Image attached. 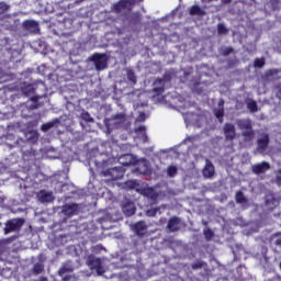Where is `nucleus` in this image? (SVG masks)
I'll use <instances>...</instances> for the list:
<instances>
[{
    "label": "nucleus",
    "mask_w": 281,
    "mask_h": 281,
    "mask_svg": "<svg viewBox=\"0 0 281 281\" xmlns=\"http://www.w3.org/2000/svg\"><path fill=\"white\" fill-rule=\"evenodd\" d=\"M202 175L204 179H212V177H214L215 169L214 165L212 164V161H210V159L205 160V166L202 170Z\"/></svg>",
    "instance_id": "9b49d317"
},
{
    "label": "nucleus",
    "mask_w": 281,
    "mask_h": 281,
    "mask_svg": "<svg viewBox=\"0 0 281 281\" xmlns=\"http://www.w3.org/2000/svg\"><path fill=\"white\" fill-rule=\"evenodd\" d=\"M222 3L224 4L232 3V0H222Z\"/></svg>",
    "instance_id": "8fccbe9b"
},
{
    "label": "nucleus",
    "mask_w": 281,
    "mask_h": 281,
    "mask_svg": "<svg viewBox=\"0 0 281 281\" xmlns=\"http://www.w3.org/2000/svg\"><path fill=\"white\" fill-rule=\"evenodd\" d=\"M56 124H58V119H56L55 121L48 122L46 124H43L42 131L44 133H47V131H49L50 128H54V126H56Z\"/></svg>",
    "instance_id": "72a5a7b5"
},
{
    "label": "nucleus",
    "mask_w": 281,
    "mask_h": 281,
    "mask_svg": "<svg viewBox=\"0 0 281 281\" xmlns=\"http://www.w3.org/2000/svg\"><path fill=\"white\" fill-rule=\"evenodd\" d=\"M190 14H198L199 16H203V14H205V11L202 10L199 5H193L190 10Z\"/></svg>",
    "instance_id": "c9c22d12"
},
{
    "label": "nucleus",
    "mask_w": 281,
    "mask_h": 281,
    "mask_svg": "<svg viewBox=\"0 0 281 281\" xmlns=\"http://www.w3.org/2000/svg\"><path fill=\"white\" fill-rule=\"evenodd\" d=\"M217 32L218 34H225L227 32V27H225L223 24H218Z\"/></svg>",
    "instance_id": "c03bdc74"
},
{
    "label": "nucleus",
    "mask_w": 281,
    "mask_h": 281,
    "mask_svg": "<svg viewBox=\"0 0 281 281\" xmlns=\"http://www.w3.org/2000/svg\"><path fill=\"white\" fill-rule=\"evenodd\" d=\"M40 260L34 263L33 266V273H35V276H38L41 273H43V271H45V265H43L44 260H43V255H40Z\"/></svg>",
    "instance_id": "393cba45"
},
{
    "label": "nucleus",
    "mask_w": 281,
    "mask_h": 281,
    "mask_svg": "<svg viewBox=\"0 0 281 281\" xmlns=\"http://www.w3.org/2000/svg\"><path fill=\"white\" fill-rule=\"evenodd\" d=\"M81 119H83L85 122H93V117H91V114H89V112H82Z\"/></svg>",
    "instance_id": "58836bf2"
},
{
    "label": "nucleus",
    "mask_w": 281,
    "mask_h": 281,
    "mask_svg": "<svg viewBox=\"0 0 281 281\" xmlns=\"http://www.w3.org/2000/svg\"><path fill=\"white\" fill-rule=\"evenodd\" d=\"M225 101L220 100L218 101V106L214 110L215 116L217 117V120L223 123V117L225 115Z\"/></svg>",
    "instance_id": "412c9836"
},
{
    "label": "nucleus",
    "mask_w": 281,
    "mask_h": 281,
    "mask_svg": "<svg viewBox=\"0 0 281 281\" xmlns=\"http://www.w3.org/2000/svg\"><path fill=\"white\" fill-rule=\"evenodd\" d=\"M92 63L97 71H102V69H106V55L94 54L91 57Z\"/></svg>",
    "instance_id": "0eeeda50"
},
{
    "label": "nucleus",
    "mask_w": 281,
    "mask_h": 281,
    "mask_svg": "<svg viewBox=\"0 0 281 281\" xmlns=\"http://www.w3.org/2000/svg\"><path fill=\"white\" fill-rule=\"evenodd\" d=\"M23 27L26 29L27 32H31V34H38V32H41V29L38 27V22L34 20L24 21Z\"/></svg>",
    "instance_id": "ddd939ff"
},
{
    "label": "nucleus",
    "mask_w": 281,
    "mask_h": 281,
    "mask_svg": "<svg viewBox=\"0 0 281 281\" xmlns=\"http://www.w3.org/2000/svg\"><path fill=\"white\" fill-rule=\"evenodd\" d=\"M5 199V196L2 198V201Z\"/></svg>",
    "instance_id": "864d4df0"
},
{
    "label": "nucleus",
    "mask_w": 281,
    "mask_h": 281,
    "mask_svg": "<svg viewBox=\"0 0 281 281\" xmlns=\"http://www.w3.org/2000/svg\"><path fill=\"white\" fill-rule=\"evenodd\" d=\"M71 271H74V266L70 261H68L61 266L58 273L64 281H69V277L67 276V273H71Z\"/></svg>",
    "instance_id": "4468645a"
},
{
    "label": "nucleus",
    "mask_w": 281,
    "mask_h": 281,
    "mask_svg": "<svg viewBox=\"0 0 281 281\" xmlns=\"http://www.w3.org/2000/svg\"><path fill=\"white\" fill-rule=\"evenodd\" d=\"M125 186H127V188H135V186H137V182H135L134 180H130L125 183Z\"/></svg>",
    "instance_id": "49530a36"
},
{
    "label": "nucleus",
    "mask_w": 281,
    "mask_h": 281,
    "mask_svg": "<svg viewBox=\"0 0 281 281\" xmlns=\"http://www.w3.org/2000/svg\"><path fill=\"white\" fill-rule=\"evenodd\" d=\"M23 227V220L14 218L9 221L4 227V234H11V232H19Z\"/></svg>",
    "instance_id": "423d86ee"
},
{
    "label": "nucleus",
    "mask_w": 281,
    "mask_h": 281,
    "mask_svg": "<svg viewBox=\"0 0 281 281\" xmlns=\"http://www.w3.org/2000/svg\"><path fill=\"white\" fill-rule=\"evenodd\" d=\"M247 104V109L251 112V113H258V103L255 100H247L246 101Z\"/></svg>",
    "instance_id": "7c9ffc66"
},
{
    "label": "nucleus",
    "mask_w": 281,
    "mask_h": 281,
    "mask_svg": "<svg viewBox=\"0 0 281 281\" xmlns=\"http://www.w3.org/2000/svg\"><path fill=\"white\" fill-rule=\"evenodd\" d=\"M64 23L66 25V30H70L71 29V23H72L71 19H66L64 21Z\"/></svg>",
    "instance_id": "de8ad7c7"
},
{
    "label": "nucleus",
    "mask_w": 281,
    "mask_h": 281,
    "mask_svg": "<svg viewBox=\"0 0 281 281\" xmlns=\"http://www.w3.org/2000/svg\"><path fill=\"white\" fill-rule=\"evenodd\" d=\"M135 133L144 144L148 143V135H146V126L145 125H139L135 127Z\"/></svg>",
    "instance_id": "5701e85b"
},
{
    "label": "nucleus",
    "mask_w": 281,
    "mask_h": 281,
    "mask_svg": "<svg viewBox=\"0 0 281 281\" xmlns=\"http://www.w3.org/2000/svg\"><path fill=\"white\" fill-rule=\"evenodd\" d=\"M135 3H137V0H121L116 4H114L113 9L114 12H116L117 14L122 12H131Z\"/></svg>",
    "instance_id": "20e7f679"
},
{
    "label": "nucleus",
    "mask_w": 281,
    "mask_h": 281,
    "mask_svg": "<svg viewBox=\"0 0 281 281\" xmlns=\"http://www.w3.org/2000/svg\"><path fill=\"white\" fill-rule=\"evenodd\" d=\"M127 80L132 82V85L137 83V77L135 76V72L131 69L126 70Z\"/></svg>",
    "instance_id": "f704fd0d"
},
{
    "label": "nucleus",
    "mask_w": 281,
    "mask_h": 281,
    "mask_svg": "<svg viewBox=\"0 0 281 281\" xmlns=\"http://www.w3.org/2000/svg\"><path fill=\"white\" fill-rule=\"evenodd\" d=\"M177 172H178L177 166L171 165L167 168V176L170 178L177 177Z\"/></svg>",
    "instance_id": "e433bc0d"
},
{
    "label": "nucleus",
    "mask_w": 281,
    "mask_h": 281,
    "mask_svg": "<svg viewBox=\"0 0 281 281\" xmlns=\"http://www.w3.org/2000/svg\"><path fill=\"white\" fill-rule=\"evenodd\" d=\"M34 91H36V87L34 85H27L22 89V93H24V95H32Z\"/></svg>",
    "instance_id": "473e14b6"
},
{
    "label": "nucleus",
    "mask_w": 281,
    "mask_h": 281,
    "mask_svg": "<svg viewBox=\"0 0 281 281\" xmlns=\"http://www.w3.org/2000/svg\"><path fill=\"white\" fill-rule=\"evenodd\" d=\"M132 229L136 236H144V234H146V229H148V226L146 225V222L140 221L134 224Z\"/></svg>",
    "instance_id": "dca6fc26"
},
{
    "label": "nucleus",
    "mask_w": 281,
    "mask_h": 281,
    "mask_svg": "<svg viewBox=\"0 0 281 281\" xmlns=\"http://www.w3.org/2000/svg\"><path fill=\"white\" fill-rule=\"evenodd\" d=\"M41 97H32L30 101H27L24 105V108L22 109V112L25 113V109L26 111H34L35 109H38V99Z\"/></svg>",
    "instance_id": "6ab92c4d"
},
{
    "label": "nucleus",
    "mask_w": 281,
    "mask_h": 281,
    "mask_svg": "<svg viewBox=\"0 0 281 281\" xmlns=\"http://www.w3.org/2000/svg\"><path fill=\"white\" fill-rule=\"evenodd\" d=\"M123 214L125 216H133L135 214V203L133 202H124L122 204Z\"/></svg>",
    "instance_id": "4be33fe9"
},
{
    "label": "nucleus",
    "mask_w": 281,
    "mask_h": 281,
    "mask_svg": "<svg viewBox=\"0 0 281 281\" xmlns=\"http://www.w3.org/2000/svg\"><path fill=\"white\" fill-rule=\"evenodd\" d=\"M166 85V81L164 79H158L154 82L153 91L154 93H157L158 95L160 93H164V87Z\"/></svg>",
    "instance_id": "bb28decb"
},
{
    "label": "nucleus",
    "mask_w": 281,
    "mask_h": 281,
    "mask_svg": "<svg viewBox=\"0 0 281 281\" xmlns=\"http://www.w3.org/2000/svg\"><path fill=\"white\" fill-rule=\"evenodd\" d=\"M159 212V209H149L147 210V216H157V213Z\"/></svg>",
    "instance_id": "79ce46f5"
},
{
    "label": "nucleus",
    "mask_w": 281,
    "mask_h": 281,
    "mask_svg": "<svg viewBox=\"0 0 281 281\" xmlns=\"http://www.w3.org/2000/svg\"><path fill=\"white\" fill-rule=\"evenodd\" d=\"M183 117L187 126L192 125V126H196L198 128H201V126L205 124V116L203 115L194 114L192 112H187L183 114Z\"/></svg>",
    "instance_id": "f03ea898"
},
{
    "label": "nucleus",
    "mask_w": 281,
    "mask_h": 281,
    "mask_svg": "<svg viewBox=\"0 0 281 281\" xmlns=\"http://www.w3.org/2000/svg\"><path fill=\"white\" fill-rule=\"evenodd\" d=\"M254 66H255L257 69H261V67H265V59H263V58H257V59H255Z\"/></svg>",
    "instance_id": "4c0bfd02"
},
{
    "label": "nucleus",
    "mask_w": 281,
    "mask_h": 281,
    "mask_svg": "<svg viewBox=\"0 0 281 281\" xmlns=\"http://www.w3.org/2000/svg\"><path fill=\"white\" fill-rule=\"evenodd\" d=\"M269 146V134H261L257 139V153L265 155V150Z\"/></svg>",
    "instance_id": "6e6552de"
},
{
    "label": "nucleus",
    "mask_w": 281,
    "mask_h": 281,
    "mask_svg": "<svg viewBox=\"0 0 281 281\" xmlns=\"http://www.w3.org/2000/svg\"><path fill=\"white\" fill-rule=\"evenodd\" d=\"M126 126H128V121H126V115L122 113L108 121L109 128H126Z\"/></svg>",
    "instance_id": "7ed1b4c3"
},
{
    "label": "nucleus",
    "mask_w": 281,
    "mask_h": 281,
    "mask_svg": "<svg viewBox=\"0 0 281 281\" xmlns=\"http://www.w3.org/2000/svg\"><path fill=\"white\" fill-rule=\"evenodd\" d=\"M25 137L27 142H31V144H35V142H38V133L36 132H29L25 134Z\"/></svg>",
    "instance_id": "2f4dec72"
},
{
    "label": "nucleus",
    "mask_w": 281,
    "mask_h": 281,
    "mask_svg": "<svg viewBox=\"0 0 281 281\" xmlns=\"http://www.w3.org/2000/svg\"><path fill=\"white\" fill-rule=\"evenodd\" d=\"M224 135L228 142L236 138V126L232 123H226L223 127Z\"/></svg>",
    "instance_id": "9d476101"
},
{
    "label": "nucleus",
    "mask_w": 281,
    "mask_h": 281,
    "mask_svg": "<svg viewBox=\"0 0 281 281\" xmlns=\"http://www.w3.org/2000/svg\"><path fill=\"white\" fill-rule=\"evenodd\" d=\"M61 213H64L65 216H74L78 214V204L71 203L64 205L61 209Z\"/></svg>",
    "instance_id": "f3484780"
},
{
    "label": "nucleus",
    "mask_w": 281,
    "mask_h": 281,
    "mask_svg": "<svg viewBox=\"0 0 281 281\" xmlns=\"http://www.w3.org/2000/svg\"><path fill=\"white\" fill-rule=\"evenodd\" d=\"M145 121H146V114L142 112L136 119V122H145Z\"/></svg>",
    "instance_id": "a18cd8bd"
},
{
    "label": "nucleus",
    "mask_w": 281,
    "mask_h": 281,
    "mask_svg": "<svg viewBox=\"0 0 281 281\" xmlns=\"http://www.w3.org/2000/svg\"><path fill=\"white\" fill-rule=\"evenodd\" d=\"M87 262L92 271H97L99 276H102V273L104 272V268H102V259L90 255L87 257Z\"/></svg>",
    "instance_id": "39448f33"
},
{
    "label": "nucleus",
    "mask_w": 281,
    "mask_h": 281,
    "mask_svg": "<svg viewBox=\"0 0 281 281\" xmlns=\"http://www.w3.org/2000/svg\"><path fill=\"white\" fill-rule=\"evenodd\" d=\"M9 9L10 7L5 2H0V14H4Z\"/></svg>",
    "instance_id": "ea45409f"
},
{
    "label": "nucleus",
    "mask_w": 281,
    "mask_h": 281,
    "mask_svg": "<svg viewBox=\"0 0 281 281\" xmlns=\"http://www.w3.org/2000/svg\"><path fill=\"white\" fill-rule=\"evenodd\" d=\"M277 183L281 186V169L277 171Z\"/></svg>",
    "instance_id": "09e8293b"
},
{
    "label": "nucleus",
    "mask_w": 281,
    "mask_h": 281,
    "mask_svg": "<svg viewBox=\"0 0 281 281\" xmlns=\"http://www.w3.org/2000/svg\"><path fill=\"white\" fill-rule=\"evenodd\" d=\"M2 27H5V30H16V18L4 16L2 20Z\"/></svg>",
    "instance_id": "a211bd4d"
},
{
    "label": "nucleus",
    "mask_w": 281,
    "mask_h": 281,
    "mask_svg": "<svg viewBox=\"0 0 281 281\" xmlns=\"http://www.w3.org/2000/svg\"><path fill=\"white\" fill-rule=\"evenodd\" d=\"M93 164L101 170V177H105L108 181H117L124 177V167H111V159L94 160Z\"/></svg>",
    "instance_id": "f257e3e1"
},
{
    "label": "nucleus",
    "mask_w": 281,
    "mask_h": 281,
    "mask_svg": "<svg viewBox=\"0 0 281 281\" xmlns=\"http://www.w3.org/2000/svg\"><path fill=\"white\" fill-rule=\"evenodd\" d=\"M76 1V3H80L82 0H75Z\"/></svg>",
    "instance_id": "603ef678"
},
{
    "label": "nucleus",
    "mask_w": 281,
    "mask_h": 281,
    "mask_svg": "<svg viewBox=\"0 0 281 281\" xmlns=\"http://www.w3.org/2000/svg\"><path fill=\"white\" fill-rule=\"evenodd\" d=\"M37 199L41 203H52L54 201V193L42 190L37 193Z\"/></svg>",
    "instance_id": "2eb2a0df"
},
{
    "label": "nucleus",
    "mask_w": 281,
    "mask_h": 281,
    "mask_svg": "<svg viewBox=\"0 0 281 281\" xmlns=\"http://www.w3.org/2000/svg\"><path fill=\"white\" fill-rule=\"evenodd\" d=\"M278 205H280V199L273 193H268L266 195V207H268V210H273L274 207H278Z\"/></svg>",
    "instance_id": "f8f14e48"
},
{
    "label": "nucleus",
    "mask_w": 281,
    "mask_h": 281,
    "mask_svg": "<svg viewBox=\"0 0 281 281\" xmlns=\"http://www.w3.org/2000/svg\"><path fill=\"white\" fill-rule=\"evenodd\" d=\"M204 236H205L206 240H212V236H214V233L212 232V229L206 228V229H204Z\"/></svg>",
    "instance_id": "a19ab883"
},
{
    "label": "nucleus",
    "mask_w": 281,
    "mask_h": 281,
    "mask_svg": "<svg viewBox=\"0 0 281 281\" xmlns=\"http://www.w3.org/2000/svg\"><path fill=\"white\" fill-rule=\"evenodd\" d=\"M232 52V48H228L225 54H229Z\"/></svg>",
    "instance_id": "3c124183"
},
{
    "label": "nucleus",
    "mask_w": 281,
    "mask_h": 281,
    "mask_svg": "<svg viewBox=\"0 0 281 281\" xmlns=\"http://www.w3.org/2000/svg\"><path fill=\"white\" fill-rule=\"evenodd\" d=\"M237 126L240 131H252L254 125L251 124V120L249 119H241L237 121Z\"/></svg>",
    "instance_id": "aec40b11"
},
{
    "label": "nucleus",
    "mask_w": 281,
    "mask_h": 281,
    "mask_svg": "<svg viewBox=\"0 0 281 281\" xmlns=\"http://www.w3.org/2000/svg\"><path fill=\"white\" fill-rule=\"evenodd\" d=\"M205 262L203 261H195L193 265H192V269H203Z\"/></svg>",
    "instance_id": "37998d69"
},
{
    "label": "nucleus",
    "mask_w": 281,
    "mask_h": 281,
    "mask_svg": "<svg viewBox=\"0 0 281 281\" xmlns=\"http://www.w3.org/2000/svg\"><path fill=\"white\" fill-rule=\"evenodd\" d=\"M235 201H236V203L241 205V207H247V205L249 203V200L247 199V196H245V193H243L241 191H238L236 193Z\"/></svg>",
    "instance_id": "a878e982"
},
{
    "label": "nucleus",
    "mask_w": 281,
    "mask_h": 281,
    "mask_svg": "<svg viewBox=\"0 0 281 281\" xmlns=\"http://www.w3.org/2000/svg\"><path fill=\"white\" fill-rule=\"evenodd\" d=\"M241 136L244 137V142L246 144H251V142H254V138L256 137V133L254 132V130H248L244 131L241 133Z\"/></svg>",
    "instance_id": "cd10ccee"
},
{
    "label": "nucleus",
    "mask_w": 281,
    "mask_h": 281,
    "mask_svg": "<svg viewBox=\"0 0 281 281\" xmlns=\"http://www.w3.org/2000/svg\"><path fill=\"white\" fill-rule=\"evenodd\" d=\"M268 170H271V165L267 161H262L251 166V171L254 172V175H265V172H268Z\"/></svg>",
    "instance_id": "1a4fd4ad"
},
{
    "label": "nucleus",
    "mask_w": 281,
    "mask_h": 281,
    "mask_svg": "<svg viewBox=\"0 0 281 281\" xmlns=\"http://www.w3.org/2000/svg\"><path fill=\"white\" fill-rule=\"evenodd\" d=\"M167 227L170 232H177L181 227V220H179L178 217H171L168 222Z\"/></svg>",
    "instance_id": "b1692460"
},
{
    "label": "nucleus",
    "mask_w": 281,
    "mask_h": 281,
    "mask_svg": "<svg viewBox=\"0 0 281 281\" xmlns=\"http://www.w3.org/2000/svg\"><path fill=\"white\" fill-rule=\"evenodd\" d=\"M119 161L122 166H131L133 164V155L125 154L119 158Z\"/></svg>",
    "instance_id": "c756f323"
},
{
    "label": "nucleus",
    "mask_w": 281,
    "mask_h": 281,
    "mask_svg": "<svg viewBox=\"0 0 281 281\" xmlns=\"http://www.w3.org/2000/svg\"><path fill=\"white\" fill-rule=\"evenodd\" d=\"M143 194L144 196H147V199H151V201L157 200V198L159 196V194H157L153 188L144 189Z\"/></svg>",
    "instance_id": "c85d7f7f"
}]
</instances>
